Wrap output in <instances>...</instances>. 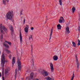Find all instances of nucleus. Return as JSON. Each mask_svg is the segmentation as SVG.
<instances>
[{
	"label": "nucleus",
	"instance_id": "a211bd4d",
	"mask_svg": "<svg viewBox=\"0 0 80 80\" xmlns=\"http://www.w3.org/2000/svg\"><path fill=\"white\" fill-rule=\"evenodd\" d=\"M28 28L29 27H28V28L26 27L25 28L24 31H25V32H26V33H28Z\"/></svg>",
	"mask_w": 80,
	"mask_h": 80
},
{
	"label": "nucleus",
	"instance_id": "6e6552de",
	"mask_svg": "<svg viewBox=\"0 0 80 80\" xmlns=\"http://www.w3.org/2000/svg\"><path fill=\"white\" fill-rule=\"evenodd\" d=\"M21 65L22 64H21V62L20 61L18 62V67L19 70H21V69H22Z\"/></svg>",
	"mask_w": 80,
	"mask_h": 80
},
{
	"label": "nucleus",
	"instance_id": "9d476101",
	"mask_svg": "<svg viewBox=\"0 0 80 80\" xmlns=\"http://www.w3.org/2000/svg\"><path fill=\"white\" fill-rule=\"evenodd\" d=\"M65 33L66 34H69V33H70V30H69V27H67L66 28Z\"/></svg>",
	"mask_w": 80,
	"mask_h": 80
},
{
	"label": "nucleus",
	"instance_id": "9b49d317",
	"mask_svg": "<svg viewBox=\"0 0 80 80\" xmlns=\"http://www.w3.org/2000/svg\"><path fill=\"white\" fill-rule=\"evenodd\" d=\"M58 58V56L56 55L54 56L53 58V60H54V61H57Z\"/></svg>",
	"mask_w": 80,
	"mask_h": 80
},
{
	"label": "nucleus",
	"instance_id": "c756f323",
	"mask_svg": "<svg viewBox=\"0 0 80 80\" xmlns=\"http://www.w3.org/2000/svg\"><path fill=\"white\" fill-rule=\"evenodd\" d=\"M78 45H80V41L79 39L78 40Z\"/></svg>",
	"mask_w": 80,
	"mask_h": 80
},
{
	"label": "nucleus",
	"instance_id": "39448f33",
	"mask_svg": "<svg viewBox=\"0 0 80 80\" xmlns=\"http://www.w3.org/2000/svg\"><path fill=\"white\" fill-rule=\"evenodd\" d=\"M10 71V68H7L6 69H5V72L4 74L5 75H9V72H8Z\"/></svg>",
	"mask_w": 80,
	"mask_h": 80
},
{
	"label": "nucleus",
	"instance_id": "58836bf2",
	"mask_svg": "<svg viewBox=\"0 0 80 80\" xmlns=\"http://www.w3.org/2000/svg\"><path fill=\"white\" fill-rule=\"evenodd\" d=\"M9 2V0H7V2H8V3Z\"/></svg>",
	"mask_w": 80,
	"mask_h": 80
},
{
	"label": "nucleus",
	"instance_id": "7c9ffc66",
	"mask_svg": "<svg viewBox=\"0 0 80 80\" xmlns=\"http://www.w3.org/2000/svg\"><path fill=\"white\" fill-rule=\"evenodd\" d=\"M9 58L10 59H12V55L10 54L9 56Z\"/></svg>",
	"mask_w": 80,
	"mask_h": 80
},
{
	"label": "nucleus",
	"instance_id": "a19ab883",
	"mask_svg": "<svg viewBox=\"0 0 80 80\" xmlns=\"http://www.w3.org/2000/svg\"><path fill=\"white\" fill-rule=\"evenodd\" d=\"M1 54V52L0 51V55Z\"/></svg>",
	"mask_w": 80,
	"mask_h": 80
},
{
	"label": "nucleus",
	"instance_id": "ea45409f",
	"mask_svg": "<svg viewBox=\"0 0 80 80\" xmlns=\"http://www.w3.org/2000/svg\"><path fill=\"white\" fill-rule=\"evenodd\" d=\"M22 80H24V78H22Z\"/></svg>",
	"mask_w": 80,
	"mask_h": 80
},
{
	"label": "nucleus",
	"instance_id": "c85d7f7f",
	"mask_svg": "<svg viewBox=\"0 0 80 80\" xmlns=\"http://www.w3.org/2000/svg\"><path fill=\"white\" fill-rule=\"evenodd\" d=\"M75 77V74L74 73L73 74V76L71 80H73V79H74V77Z\"/></svg>",
	"mask_w": 80,
	"mask_h": 80
},
{
	"label": "nucleus",
	"instance_id": "f704fd0d",
	"mask_svg": "<svg viewBox=\"0 0 80 80\" xmlns=\"http://www.w3.org/2000/svg\"><path fill=\"white\" fill-rule=\"evenodd\" d=\"M78 30H79V32H80V27H78Z\"/></svg>",
	"mask_w": 80,
	"mask_h": 80
},
{
	"label": "nucleus",
	"instance_id": "c9c22d12",
	"mask_svg": "<svg viewBox=\"0 0 80 80\" xmlns=\"http://www.w3.org/2000/svg\"><path fill=\"white\" fill-rule=\"evenodd\" d=\"M22 11L21 12H20V15H22Z\"/></svg>",
	"mask_w": 80,
	"mask_h": 80
},
{
	"label": "nucleus",
	"instance_id": "f3484780",
	"mask_svg": "<svg viewBox=\"0 0 80 80\" xmlns=\"http://www.w3.org/2000/svg\"><path fill=\"white\" fill-rule=\"evenodd\" d=\"M57 27L58 30H60L61 28H62V26H61L60 24H58L57 26Z\"/></svg>",
	"mask_w": 80,
	"mask_h": 80
},
{
	"label": "nucleus",
	"instance_id": "412c9836",
	"mask_svg": "<svg viewBox=\"0 0 80 80\" xmlns=\"http://www.w3.org/2000/svg\"><path fill=\"white\" fill-rule=\"evenodd\" d=\"M17 70L16 69L15 71V78H17Z\"/></svg>",
	"mask_w": 80,
	"mask_h": 80
},
{
	"label": "nucleus",
	"instance_id": "f03ea898",
	"mask_svg": "<svg viewBox=\"0 0 80 80\" xmlns=\"http://www.w3.org/2000/svg\"><path fill=\"white\" fill-rule=\"evenodd\" d=\"M13 12L12 11V12H9L7 13L6 16L8 19L9 20H12V16H13Z\"/></svg>",
	"mask_w": 80,
	"mask_h": 80
},
{
	"label": "nucleus",
	"instance_id": "6ab92c4d",
	"mask_svg": "<svg viewBox=\"0 0 80 80\" xmlns=\"http://www.w3.org/2000/svg\"><path fill=\"white\" fill-rule=\"evenodd\" d=\"M46 79L47 80H52V79L49 77H47L46 78Z\"/></svg>",
	"mask_w": 80,
	"mask_h": 80
},
{
	"label": "nucleus",
	"instance_id": "0eeeda50",
	"mask_svg": "<svg viewBox=\"0 0 80 80\" xmlns=\"http://www.w3.org/2000/svg\"><path fill=\"white\" fill-rule=\"evenodd\" d=\"M75 57L76 58V62L77 63V69L78 70L79 69V66L80 65V64L79 63V62H78V59H77V55H76Z\"/></svg>",
	"mask_w": 80,
	"mask_h": 80
},
{
	"label": "nucleus",
	"instance_id": "4c0bfd02",
	"mask_svg": "<svg viewBox=\"0 0 80 80\" xmlns=\"http://www.w3.org/2000/svg\"><path fill=\"white\" fill-rule=\"evenodd\" d=\"M0 77H2V74H1V72H0Z\"/></svg>",
	"mask_w": 80,
	"mask_h": 80
},
{
	"label": "nucleus",
	"instance_id": "20e7f679",
	"mask_svg": "<svg viewBox=\"0 0 80 80\" xmlns=\"http://www.w3.org/2000/svg\"><path fill=\"white\" fill-rule=\"evenodd\" d=\"M9 28L11 31V34L12 36H13L14 35V30L13 29V28L12 27V26L9 25Z\"/></svg>",
	"mask_w": 80,
	"mask_h": 80
},
{
	"label": "nucleus",
	"instance_id": "a878e982",
	"mask_svg": "<svg viewBox=\"0 0 80 80\" xmlns=\"http://www.w3.org/2000/svg\"><path fill=\"white\" fill-rule=\"evenodd\" d=\"M72 43L74 47H76V44L75 43V42H72Z\"/></svg>",
	"mask_w": 80,
	"mask_h": 80
},
{
	"label": "nucleus",
	"instance_id": "37998d69",
	"mask_svg": "<svg viewBox=\"0 0 80 80\" xmlns=\"http://www.w3.org/2000/svg\"><path fill=\"white\" fill-rule=\"evenodd\" d=\"M52 80H53V79H52Z\"/></svg>",
	"mask_w": 80,
	"mask_h": 80
},
{
	"label": "nucleus",
	"instance_id": "423d86ee",
	"mask_svg": "<svg viewBox=\"0 0 80 80\" xmlns=\"http://www.w3.org/2000/svg\"><path fill=\"white\" fill-rule=\"evenodd\" d=\"M41 73H42L44 77L48 76V72L46 70H43V71L41 72Z\"/></svg>",
	"mask_w": 80,
	"mask_h": 80
},
{
	"label": "nucleus",
	"instance_id": "f8f14e48",
	"mask_svg": "<svg viewBox=\"0 0 80 80\" xmlns=\"http://www.w3.org/2000/svg\"><path fill=\"white\" fill-rule=\"evenodd\" d=\"M15 57H13L12 58V67H13V65L15 63Z\"/></svg>",
	"mask_w": 80,
	"mask_h": 80
},
{
	"label": "nucleus",
	"instance_id": "cd10ccee",
	"mask_svg": "<svg viewBox=\"0 0 80 80\" xmlns=\"http://www.w3.org/2000/svg\"><path fill=\"white\" fill-rule=\"evenodd\" d=\"M62 0H59V4L60 5H62Z\"/></svg>",
	"mask_w": 80,
	"mask_h": 80
},
{
	"label": "nucleus",
	"instance_id": "b1692460",
	"mask_svg": "<svg viewBox=\"0 0 80 80\" xmlns=\"http://www.w3.org/2000/svg\"><path fill=\"white\" fill-rule=\"evenodd\" d=\"M6 51L7 53H11V52L10 51L7 49L6 50Z\"/></svg>",
	"mask_w": 80,
	"mask_h": 80
},
{
	"label": "nucleus",
	"instance_id": "2eb2a0df",
	"mask_svg": "<svg viewBox=\"0 0 80 80\" xmlns=\"http://www.w3.org/2000/svg\"><path fill=\"white\" fill-rule=\"evenodd\" d=\"M52 33H53V28L52 27V28L51 31V32H50V38H49V40H50V39H51V38L52 37Z\"/></svg>",
	"mask_w": 80,
	"mask_h": 80
},
{
	"label": "nucleus",
	"instance_id": "7ed1b4c3",
	"mask_svg": "<svg viewBox=\"0 0 80 80\" xmlns=\"http://www.w3.org/2000/svg\"><path fill=\"white\" fill-rule=\"evenodd\" d=\"M0 29L1 32L2 33H3V32H4L3 30H4V31L5 32H7V29L6 28L5 26H2V24H0ZM2 29H3V30Z\"/></svg>",
	"mask_w": 80,
	"mask_h": 80
},
{
	"label": "nucleus",
	"instance_id": "e433bc0d",
	"mask_svg": "<svg viewBox=\"0 0 80 80\" xmlns=\"http://www.w3.org/2000/svg\"><path fill=\"white\" fill-rule=\"evenodd\" d=\"M2 80H5V78L2 77Z\"/></svg>",
	"mask_w": 80,
	"mask_h": 80
},
{
	"label": "nucleus",
	"instance_id": "dca6fc26",
	"mask_svg": "<svg viewBox=\"0 0 80 80\" xmlns=\"http://www.w3.org/2000/svg\"><path fill=\"white\" fill-rule=\"evenodd\" d=\"M3 45L5 47H6V48H9V46L7 44L6 42H4Z\"/></svg>",
	"mask_w": 80,
	"mask_h": 80
},
{
	"label": "nucleus",
	"instance_id": "79ce46f5",
	"mask_svg": "<svg viewBox=\"0 0 80 80\" xmlns=\"http://www.w3.org/2000/svg\"><path fill=\"white\" fill-rule=\"evenodd\" d=\"M27 27H28V25H26Z\"/></svg>",
	"mask_w": 80,
	"mask_h": 80
},
{
	"label": "nucleus",
	"instance_id": "5701e85b",
	"mask_svg": "<svg viewBox=\"0 0 80 80\" xmlns=\"http://www.w3.org/2000/svg\"><path fill=\"white\" fill-rule=\"evenodd\" d=\"M5 42L7 43L9 45H12V43L11 42H9L8 41H5Z\"/></svg>",
	"mask_w": 80,
	"mask_h": 80
},
{
	"label": "nucleus",
	"instance_id": "473e14b6",
	"mask_svg": "<svg viewBox=\"0 0 80 80\" xmlns=\"http://www.w3.org/2000/svg\"><path fill=\"white\" fill-rule=\"evenodd\" d=\"M23 22H24V23H25V19H24L23 20Z\"/></svg>",
	"mask_w": 80,
	"mask_h": 80
},
{
	"label": "nucleus",
	"instance_id": "bb28decb",
	"mask_svg": "<svg viewBox=\"0 0 80 80\" xmlns=\"http://www.w3.org/2000/svg\"><path fill=\"white\" fill-rule=\"evenodd\" d=\"M29 40H31L32 39V35H31L29 37Z\"/></svg>",
	"mask_w": 80,
	"mask_h": 80
},
{
	"label": "nucleus",
	"instance_id": "2f4dec72",
	"mask_svg": "<svg viewBox=\"0 0 80 80\" xmlns=\"http://www.w3.org/2000/svg\"><path fill=\"white\" fill-rule=\"evenodd\" d=\"M1 40H3V35H2L1 36Z\"/></svg>",
	"mask_w": 80,
	"mask_h": 80
},
{
	"label": "nucleus",
	"instance_id": "393cba45",
	"mask_svg": "<svg viewBox=\"0 0 80 80\" xmlns=\"http://www.w3.org/2000/svg\"><path fill=\"white\" fill-rule=\"evenodd\" d=\"M34 75V74H33V73H31L30 77H31V78H33Z\"/></svg>",
	"mask_w": 80,
	"mask_h": 80
},
{
	"label": "nucleus",
	"instance_id": "1a4fd4ad",
	"mask_svg": "<svg viewBox=\"0 0 80 80\" xmlns=\"http://www.w3.org/2000/svg\"><path fill=\"white\" fill-rule=\"evenodd\" d=\"M50 65L51 67V72H53V71H54V68H53V64H52V63H51Z\"/></svg>",
	"mask_w": 80,
	"mask_h": 80
},
{
	"label": "nucleus",
	"instance_id": "72a5a7b5",
	"mask_svg": "<svg viewBox=\"0 0 80 80\" xmlns=\"http://www.w3.org/2000/svg\"><path fill=\"white\" fill-rule=\"evenodd\" d=\"M33 29H34V28H33V27H32L31 28V30H33Z\"/></svg>",
	"mask_w": 80,
	"mask_h": 80
},
{
	"label": "nucleus",
	"instance_id": "4468645a",
	"mask_svg": "<svg viewBox=\"0 0 80 80\" xmlns=\"http://www.w3.org/2000/svg\"><path fill=\"white\" fill-rule=\"evenodd\" d=\"M61 19H60L59 20V22L60 23H61L62 22H63V21H64V18H63L62 17H61Z\"/></svg>",
	"mask_w": 80,
	"mask_h": 80
},
{
	"label": "nucleus",
	"instance_id": "aec40b11",
	"mask_svg": "<svg viewBox=\"0 0 80 80\" xmlns=\"http://www.w3.org/2000/svg\"><path fill=\"white\" fill-rule=\"evenodd\" d=\"M75 10H76V9H75V7L72 8V11L73 13H74V12H75Z\"/></svg>",
	"mask_w": 80,
	"mask_h": 80
},
{
	"label": "nucleus",
	"instance_id": "ddd939ff",
	"mask_svg": "<svg viewBox=\"0 0 80 80\" xmlns=\"http://www.w3.org/2000/svg\"><path fill=\"white\" fill-rule=\"evenodd\" d=\"M20 38L21 43H22L23 41H22V33H21V32H20Z\"/></svg>",
	"mask_w": 80,
	"mask_h": 80
},
{
	"label": "nucleus",
	"instance_id": "4be33fe9",
	"mask_svg": "<svg viewBox=\"0 0 80 80\" xmlns=\"http://www.w3.org/2000/svg\"><path fill=\"white\" fill-rule=\"evenodd\" d=\"M7 1V0H3L2 2L3 4L4 5H6V2Z\"/></svg>",
	"mask_w": 80,
	"mask_h": 80
},
{
	"label": "nucleus",
	"instance_id": "f257e3e1",
	"mask_svg": "<svg viewBox=\"0 0 80 80\" xmlns=\"http://www.w3.org/2000/svg\"><path fill=\"white\" fill-rule=\"evenodd\" d=\"M8 62V61L5 60V55L4 54L2 53V55L1 56V66L2 68H3L5 65V63Z\"/></svg>",
	"mask_w": 80,
	"mask_h": 80
}]
</instances>
